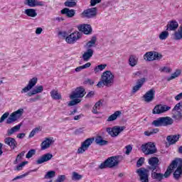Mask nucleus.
Listing matches in <instances>:
<instances>
[{"label": "nucleus", "instance_id": "obj_1", "mask_svg": "<svg viewBox=\"0 0 182 182\" xmlns=\"http://www.w3.org/2000/svg\"><path fill=\"white\" fill-rule=\"evenodd\" d=\"M122 160L123 156L120 155L109 157L104 162L100 164L98 168L100 170H103V168H113V167L119 166L120 161Z\"/></svg>", "mask_w": 182, "mask_h": 182}, {"label": "nucleus", "instance_id": "obj_2", "mask_svg": "<svg viewBox=\"0 0 182 182\" xmlns=\"http://www.w3.org/2000/svg\"><path fill=\"white\" fill-rule=\"evenodd\" d=\"M114 83V75L110 70H106L101 75V80L97 84V87H110Z\"/></svg>", "mask_w": 182, "mask_h": 182}, {"label": "nucleus", "instance_id": "obj_3", "mask_svg": "<svg viewBox=\"0 0 182 182\" xmlns=\"http://www.w3.org/2000/svg\"><path fill=\"white\" fill-rule=\"evenodd\" d=\"M174 123V119L170 117H161L151 123L152 126L155 127H167L171 126Z\"/></svg>", "mask_w": 182, "mask_h": 182}, {"label": "nucleus", "instance_id": "obj_4", "mask_svg": "<svg viewBox=\"0 0 182 182\" xmlns=\"http://www.w3.org/2000/svg\"><path fill=\"white\" fill-rule=\"evenodd\" d=\"M141 150L145 156H150L157 153V148L154 142H148L141 146Z\"/></svg>", "mask_w": 182, "mask_h": 182}, {"label": "nucleus", "instance_id": "obj_5", "mask_svg": "<svg viewBox=\"0 0 182 182\" xmlns=\"http://www.w3.org/2000/svg\"><path fill=\"white\" fill-rule=\"evenodd\" d=\"M94 141H95L94 137L87 138V139H85L83 142L81 143V146L80 147L78 148L77 153L78 154H83L85 151L88 150L89 147L92 146Z\"/></svg>", "mask_w": 182, "mask_h": 182}, {"label": "nucleus", "instance_id": "obj_6", "mask_svg": "<svg viewBox=\"0 0 182 182\" xmlns=\"http://www.w3.org/2000/svg\"><path fill=\"white\" fill-rule=\"evenodd\" d=\"M181 110V111H179ZM182 102L177 103L172 109V119L181 122L182 120Z\"/></svg>", "mask_w": 182, "mask_h": 182}, {"label": "nucleus", "instance_id": "obj_7", "mask_svg": "<svg viewBox=\"0 0 182 182\" xmlns=\"http://www.w3.org/2000/svg\"><path fill=\"white\" fill-rule=\"evenodd\" d=\"M148 163L149 164L148 170H151V171H160V160L157 157L153 156L149 158Z\"/></svg>", "mask_w": 182, "mask_h": 182}, {"label": "nucleus", "instance_id": "obj_8", "mask_svg": "<svg viewBox=\"0 0 182 182\" xmlns=\"http://www.w3.org/2000/svg\"><path fill=\"white\" fill-rule=\"evenodd\" d=\"M136 174H138L139 177V181L149 182V176L150 175V171L149 169L145 168H139L136 170Z\"/></svg>", "mask_w": 182, "mask_h": 182}, {"label": "nucleus", "instance_id": "obj_9", "mask_svg": "<svg viewBox=\"0 0 182 182\" xmlns=\"http://www.w3.org/2000/svg\"><path fill=\"white\" fill-rule=\"evenodd\" d=\"M81 38L82 33L78 31H75L65 38V41L70 45H73L74 43H76V42H77V41H79V39Z\"/></svg>", "mask_w": 182, "mask_h": 182}, {"label": "nucleus", "instance_id": "obj_10", "mask_svg": "<svg viewBox=\"0 0 182 182\" xmlns=\"http://www.w3.org/2000/svg\"><path fill=\"white\" fill-rule=\"evenodd\" d=\"M97 15V8L92 7L90 9H85L81 14L82 18H86V19H91L95 18Z\"/></svg>", "mask_w": 182, "mask_h": 182}, {"label": "nucleus", "instance_id": "obj_11", "mask_svg": "<svg viewBox=\"0 0 182 182\" xmlns=\"http://www.w3.org/2000/svg\"><path fill=\"white\" fill-rule=\"evenodd\" d=\"M126 129V127L122 126H115L112 128L108 127L107 128V132H108V134L111 136L112 137H117L123 130Z\"/></svg>", "mask_w": 182, "mask_h": 182}, {"label": "nucleus", "instance_id": "obj_12", "mask_svg": "<svg viewBox=\"0 0 182 182\" xmlns=\"http://www.w3.org/2000/svg\"><path fill=\"white\" fill-rule=\"evenodd\" d=\"M86 95V90L83 87H77L75 92H73L70 96V99H81Z\"/></svg>", "mask_w": 182, "mask_h": 182}, {"label": "nucleus", "instance_id": "obj_13", "mask_svg": "<svg viewBox=\"0 0 182 182\" xmlns=\"http://www.w3.org/2000/svg\"><path fill=\"white\" fill-rule=\"evenodd\" d=\"M176 163V170L173 172V177L175 180H178L180 178V176L182 174V159L176 158L173 160Z\"/></svg>", "mask_w": 182, "mask_h": 182}, {"label": "nucleus", "instance_id": "obj_14", "mask_svg": "<svg viewBox=\"0 0 182 182\" xmlns=\"http://www.w3.org/2000/svg\"><path fill=\"white\" fill-rule=\"evenodd\" d=\"M170 109H171V107L169 106L158 105L154 107L152 111V113L154 114H161V113H165V112H168Z\"/></svg>", "mask_w": 182, "mask_h": 182}, {"label": "nucleus", "instance_id": "obj_15", "mask_svg": "<svg viewBox=\"0 0 182 182\" xmlns=\"http://www.w3.org/2000/svg\"><path fill=\"white\" fill-rule=\"evenodd\" d=\"M155 96L156 90H154V89H151L145 93L143 98L144 102L146 103H150V102H153V100H154Z\"/></svg>", "mask_w": 182, "mask_h": 182}, {"label": "nucleus", "instance_id": "obj_16", "mask_svg": "<svg viewBox=\"0 0 182 182\" xmlns=\"http://www.w3.org/2000/svg\"><path fill=\"white\" fill-rule=\"evenodd\" d=\"M36 83H38V78L33 77L28 81V84L21 90V93H28L29 90H32L34 86H36Z\"/></svg>", "mask_w": 182, "mask_h": 182}, {"label": "nucleus", "instance_id": "obj_17", "mask_svg": "<svg viewBox=\"0 0 182 182\" xmlns=\"http://www.w3.org/2000/svg\"><path fill=\"white\" fill-rule=\"evenodd\" d=\"M78 30L80 32H82L85 35H90L92 32H93V29H92V26L87 23H82L78 26Z\"/></svg>", "mask_w": 182, "mask_h": 182}, {"label": "nucleus", "instance_id": "obj_18", "mask_svg": "<svg viewBox=\"0 0 182 182\" xmlns=\"http://www.w3.org/2000/svg\"><path fill=\"white\" fill-rule=\"evenodd\" d=\"M55 143V141L53 140V137H46L43 140V141L41 144V150H46L52 146Z\"/></svg>", "mask_w": 182, "mask_h": 182}, {"label": "nucleus", "instance_id": "obj_19", "mask_svg": "<svg viewBox=\"0 0 182 182\" xmlns=\"http://www.w3.org/2000/svg\"><path fill=\"white\" fill-rule=\"evenodd\" d=\"M4 143L7 146H9L11 150H15L16 147H18V142L16 141V139H15V138L13 137L5 138Z\"/></svg>", "mask_w": 182, "mask_h": 182}, {"label": "nucleus", "instance_id": "obj_20", "mask_svg": "<svg viewBox=\"0 0 182 182\" xmlns=\"http://www.w3.org/2000/svg\"><path fill=\"white\" fill-rule=\"evenodd\" d=\"M177 167V162L176 161H172V162L170 164L169 166L167 168L166 172L163 173L164 178H168L170 177V175L171 173H173V171L174 168Z\"/></svg>", "mask_w": 182, "mask_h": 182}, {"label": "nucleus", "instance_id": "obj_21", "mask_svg": "<svg viewBox=\"0 0 182 182\" xmlns=\"http://www.w3.org/2000/svg\"><path fill=\"white\" fill-rule=\"evenodd\" d=\"M52 157H53V155L50 153H47L46 154H43L41 157L38 158L36 161V164H42L43 163H46V161H49V160H52Z\"/></svg>", "mask_w": 182, "mask_h": 182}, {"label": "nucleus", "instance_id": "obj_22", "mask_svg": "<svg viewBox=\"0 0 182 182\" xmlns=\"http://www.w3.org/2000/svg\"><path fill=\"white\" fill-rule=\"evenodd\" d=\"M62 15H65L67 18H73L76 15V11L75 9H69L64 8L60 11Z\"/></svg>", "mask_w": 182, "mask_h": 182}, {"label": "nucleus", "instance_id": "obj_23", "mask_svg": "<svg viewBox=\"0 0 182 182\" xmlns=\"http://www.w3.org/2000/svg\"><path fill=\"white\" fill-rule=\"evenodd\" d=\"M144 82H146V78L143 77L139 79L136 82V85L132 88V93H136V92L140 90L141 87L144 85Z\"/></svg>", "mask_w": 182, "mask_h": 182}, {"label": "nucleus", "instance_id": "obj_24", "mask_svg": "<svg viewBox=\"0 0 182 182\" xmlns=\"http://www.w3.org/2000/svg\"><path fill=\"white\" fill-rule=\"evenodd\" d=\"M180 137H181V135L180 134L168 135L166 137V140L169 144H176V143H177V141L180 139Z\"/></svg>", "mask_w": 182, "mask_h": 182}, {"label": "nucleus", "instance_id": "obj_25", "mask_svg": "<svg viewBox=\"0 0 182 182\" xmlns=\"http://www.w3.org/2000/svg\"><path fill=\"white\" fill-rule=\"evenodd\" d=\"M92 56H93V49L87 48V50L82 54V59L84 62H89Z\"/></svg>", "mask_w": 182, "mask_h": 182}, {"label": "nucleus", "instance_id": "obj_26", "mask_svg": "<svg viewBox=\"0 0 182 182\" xmlns=\"http://www.w3.org/2000/svg\"><path fill=\"white\" fill-rule=\"evenodd\" d=\"M151 177L152 180L161 182L164 178V175L161 173H157L156 171H151Z\"/></svg>", "mask_w": 182, "mask_h": 182}, {"label": "nucleus", "instance_id": "obj_27", "mask_svg": "<svg viewBox=\"0 0 182 182\" xmlns=\"http://www.w3.org/2000/svg\"><path fill=\"white\" fill-rule=\"evenodd\" d=\"M25 5H28L31 8H35V6H42V2L36 1V0H26Z\"/></svg>", "mask_w": 182, "mask_h": 182}, {"label": "nucleus", "instance_id": "obj_28", "mask_svg": "<svg viewBox=\"0 0 182 182\" xmlns=\"http://www.w3.org/2000/svg\"><path fill=\"white\" fill-rule=\"evenodd\" d=\"M166 26V31H176L178 28V22L176 21H171Z\"/></svg>", "mask_w": 182, "mask_h": 182}, {"label": "nucleus", "instance_id": "obj_29", "mask_svg": "<svg viewBox=\"0 0 182 182\" xmlns=\"http://www.w3.org/2000/svg\"><path fill=\"white\" fill-rule=\"evenodd\" d=\"M43 92V86L40 85L36 87L31 92L28 93V96L31 97V96H34V95H38V93H42Z\"/></svg>", "mask_w": 182, "mask_h": 182}, {"label": "nucleus", "instance_id": "obj_30", "mask_svg": "<svg viewBox=\"0 0 182 182\" xmlns=\"http://www.w3.org/2000/svg\"><path fill=\"white\" fill-rule=\"evenodd\" d=\"M52 99L54 100H60L62 99V95L59 93L58 90H52L50 92Z\"/></svg>", "mask_w": 182, "mask_h": 182}, {"label": "nucleus", "instance_id": "obj_31", "mask_svg": "<svg viewBox=\"0 0 182 182\" xmlns=\"http://www.w3.org/2000/svg\"><path fill=\"white\" fill-rule=\"evenodd\" d=\"M21 126H22V124H18V125L13 127L11 129H9L7 130V136H12L14 133H16V132H19V130H21Z\"/></svg>", "mask_w": 182, "mask_h": 182}, {"label": "nucleus", "instance_id": "obj_32", "mask_svg": "<svg viewBox=\"0 0 182 182\" xmlns=\"http://www.w3.org/2000/svg\"><path fill=\"white\" fill-rule=\"evenodd\" d=\"M95 143L96 144H98L99 146H106L109 144V141L103 139V137L102 136H98L95 139Z\"/></svg>", "mask_w": 182, "mask_h": 182}, {"label": "nucleus", "instance_id": "obj_33", "mask_svg": "<svg viewBox=\"0 0 182 182\" xmlns=\"http://www.w3.org/2000/svg\"><path fill=\"white\" fill-rule=\"evenodd\" d=\"M122 114V111H116L114 114H111L108 119L107 122H114L117 117H120Z\"/></svg>", "mask_w": 182, "mask_h": 182}, {"label": "nucleus", "instance_id": "obj_34", "mask_svg": "<svg viewBox=\"0 0 182 182\" xmlns=\"http://www.w3.org/2000/svg\"><path fill=\"white\" fill-rule=\"evenodd\" d=\"M25 14L27 16H30L31 18H35L38 15L36 13V10L33 9H27L25 10Z\"/></svg>", "mask_w": 182, "mask_h": 182}, {"label": "nucleus", "instance_id": "obj_35", "mask_svg": "<svg viewBox=\"0 0 182 182\" xmlns=\"http://www.w3.org/2000/svg\"><path fill=\"white\" fill-rule=\"evenodd\" d=\"M144 60H146V62H151L152 60H154L153 52L149 51L146 53L144 55Z\"/></svg>", "mask_w": 182, "mask_h": 182}, {"label": "nucleus", "instance_id": "obj_36", "mask_svg": "<svg viewBox=\"0 0 182 182\" xmlns=\"http://www.w3.org/2000/svg\"><path fill=\"white\" fill-rule=\"evenodd\" d=\"M180 75H181V70H176L174 73H172L171 75L167 78V81L170 82V80H173V79L178 77Z\"/></svg>", "mask_w": 182, "mask_h": 182}, {"label": "nucleus", "instance_id": "obj_37", "mask_svg": "<svg viewBox=\"0 0 182 182\" xmlns=\"http://www.w3.org/2000/svg\"><path fill=\"white\" fill-rule=\"evenodd\" d=\"M159 132H160V129L159 128H155V129H152L151 131H145L144 132V134L149 137V136H151L153 134H156V133H159Z\"/></svg>", "mask_w": 182, "mask_h": 182}, {"label": "nucleus", "instance_id": "obj_38", "mask_svg": "<svg viewBox=\"0 0 182 182\" xmlns=\"http://www.w3.org/2000/svg\"><path fill=\"white\" fill-rule=\"evenodd\" d=\"M107 66V65H106V64H101V65L96 66L94 68L95 73H98V72H102V70H105V69H106Z\"/></svg>", "mask_w": 182, "mask_h": 182}, {"label": "nucleus", "instance_id": "obj_39", "mask_svg": "<svg viewBox=\"0 0 182 182\" xmlns=\"http://www.w3.org/2000/svg\"><path fill=\"white\" fill-rule=\"evenodd\" d=\"M65 6H68V8H73L76 6V1L75 0H67L64 3Z\"/></svg>", "mask_w": 182, "mask_h": 182}, {"label": "nucleus", "instance_id": "obj_40", "mask_svg": "<svg viewBox=\"0 0 182 182\" xmlns=\"http://www.w3.org/2000/svg\"><path fill=\"white\" fill-rule=\"evenodd\" d=\"M95 45H96V37H92L91 40L86 43V46L88 49L92 48Z\"/></svg>", "mask_w": 182, "mask_h": 182}, {"label": "nucleus", "instance_id": "obj_41", "mask_svg": "<svg viewBox=\"0 0 182 182\" xmlns=\"http://www.w3.org/2000/svg\"><path fill=\"white\" fill-rule=\"evenodd\" d=\"M168 31H162L160 34H159V39L160 41H166V39H167V38H168Z\"/></svg>", "mask_w": 182, "mask_h": 182}, {"label": "nucleus", "instance_id": "obj_42", "mask_svg": "<svg viewBox=\"0 0 182 182\" xmlns=\"http://www.w3.org/2000/svg\"><path fill=\"white\" fill-rule=\"evenodd\" d=\"M55 176H56V172L55 171H50L45 175L44 178H53Z\"/></svg>", "mask_w": 182, "mask_h": 182}, {"label": "nucleus", "instance_id": "obj_43", "mask_svg": "<svg viewBox=\"0 0 182 182\" xmlns=\"http://www.w3.org/2000/svg\"><path fill=\"white\" fill-rule=\"evenodd\" d=\"M82 178H83V176L77 173V172H73L72 180L79 181V180H82Z\"/></svg>", "mask_w": 182, "mask_h": 182}, {"label": "nucleus", "instance_id": "obj_44", "mask_svg": "<svg viewBox=\"0 0 182 182\" xmlns=\"http://www.w3.org/2000/svg\"><path fill=\"white\" fill-rule=\"evenodd\" d=\"M129 62L130 66L134 67V66H136L137 65V60H136V58H134V55H131L129 57Z\"/></svg>", "mask_w": 182, "mask_h": 182}, {"label": "nucleus", "instance_id": "obj_45", "mask_svg": "<svg viewBox=\"0 0 182 182\" xmlns=\"http://www.w3.org/2000/svg\"><path fill=\"white\" fill-rule=\"evenodd\" d=\"M41 132V127L34 128L29 134L28 137L32 138L33 137V136H35V134H36V133Z\"/></svg>", "mask_w": 182, "mask_h": 182}, {"label": "nucleus", "instance_id": "obj_46", "mask_svg": "<svg viewBox=\"0 0 182 182\" xmlns=\"http://www.w3.org/2000/svg\"><path fill=\"white\" fill-rule=\"evenodd\" d=\"M36 154V150L35 149H31L28 151V152L27 153V154L26 155V159H31L32 158L33 156H35V154Z\"/></svg>", "mask_w": 182, "mask_h": 182}, {"label": "nucleus", "instance_id": "obj_47", "mask_svg": "<svg viewBox=\"0 0 182 182\" xmlns=\"http://www.w3.org/2000/svg\"><path fill=\"white\" fill-rule=\"evenodd\" d=\"M26 164H28V161H23V162H21L20 164H18L16 166V170H17V171H21V170H23V167H25V166H26Z\"/></svg>", "mask_w": 182, "mask_h": 182}, {"label": "nucleus", "instance_id": "obj_48", "mask_svg": "<svg viewBox=\"0 0 182 182\" xmlns=\"http://www.w3.org/2000/svg\"><path fill=\"white\" fill-rule=\"evenodd\" d=\"M81 100L77 98H74V100L70 101L68 103V106H75V105H77V103H80Z\"/></svg>", "mask_w": 182, "mask_h": 182}, {"label": "nucleus", "instance_id": "obj_49", "mask_svg": "<svg viewBox=\"0 0 182 182\" xmlns=\"http://www.w3.org/2000/svg\"><path fill=\"white\" fill-rule=\"evenodd\" d=\"M173 70L168 67H162L160 68V72H164L165 73H171Z\"/></svg>", "mask_w": 182, "mask_h": 182}, {"label": "nucleus", "instance_id": "obj_50", "mask_svg": "<svg viewBox=\"0 0 182 182\" xmlns=\"http://www.w3.org/2000/svg\"><path fill=\"white\" fill-rule=\"evenodd\" d=\"M161 58H163V55L161 54H159L156 51L154 52V60H160Z\"/></svg>", "mask_w": 182, "mask_h": 182}, {"label": "nucleus", "instance_id": "obj_51", "mask_svg": "<svg viewBox=\"0 0 182 182\" xmlns=\"http://www.w3.org/2000/svg\"><path fill=\"white\" fill-rule=\"evenodd\" d=\"M144 163V158L141 157L136 162V167H141Z\"/></svg>", "mask_w": 182, "mask_h": 182}, {"label": "nucleus", "instance_id": "obj_52", "mask_svg": "<svg viewBox=\"0 0 182 182\" xmlns=\"http://www.w3.org/2000/svg\"><path fill=\"white\" fill-rule=\"evenodd\" d=\"M65 180H66V176H65V175H60V176H58V177L56 179L55 182H64Z\"/></svg>", "mask_w": 182, "mask_h": 182}, {"label": "nucleus", "instance_id": "obj_53", "mask_svg": "<svg viewBox=\"0 0 182 182\" xmlns=\"http://www.w3.org/2000/svg\"><path fill=\"white\" fill-rule=\"evenodd\" d=\"M125 149H126L125 154L127 155L130 154V153H132V150H133V147L132 146V145H127V146H125Z\"/></svg>", "mask_w": 182, "mask_h": 182}, {"label": "nucleus", "instance_id": "obj_54", "mask_svg": "<svg viewBox=\"0 0 182 182\" xmlns=\"http://www.w3.org/2000/svg\"><path fill=\"white\" fill-rule=\"evenodd\" d=\"M26 176H28V173H26L20 175V176H17L12 181H15L16 180H21V178H25V177H26Z\"/></svg>", "mask_w": 182, "mask_h": 182}, {"label": "nucleus", "instance_id": "obj_55", "mask_svg": "<svg viewBox=\"0 0 182 182\" xmlns=\"http://www.w3.org/2000/svg\"><path fill=\"white\" fill-rule=\"evenodd\" d=\"M14 114L17 117H21L23 114V109H19L17 111L14 112Z\"/></svg>", "mask_w": 182, "mask_h": 182}, {"label": "nucleus", "instance_id": "obj_56", "mask_svg": "<svg viewBox=\"0 0 182 182\" xmlns=\"http://www.w3.org/2000/svg\"><path fill=\"white\" fill-rule=\"evenodd\" d=\"M8 116H9V112H5L0 118V123H2L5 119H8Z\"/></svg>", "mask_w": 182, "mask_h": 182}, {"label": "nucleus", "instance_id": "obj_57", "mask_svg": "<svg viewBox=\"0 0 182 182\" xmlns=\"http://www.w3.org/2000/svg\"><path fill=\"white\" fill-rule=\"evenodd\" d=\"M23 156H25V151H21L20 154L17 155L16 161H18V160H21Z\"/></svg>", "mask_w": 182, "mask_h": 182}, {"label": "nucleus", "instance_id": "obj_58", "mask_svg": "<svg viewBox=\"0 0 182 182\" xmlns=\"http://www.w3.org/2000/svg\"><path fill=\"white\" fill-rule=\"evenodd\" d=\"M102 0H90V6H95L97 4H100Z\"/></svg>", "mask_w": 182, "mask_h": 182}, {"label": "nucleus", "instance_id": "obj_59", "mask_svg": "<svg viewBox=\"0 0 182 182\" xmlns=\"http://www.w3.org/2000/svg\"><path fill=\"white\" fill-rule=\"evenodd\" d=\"M39 99H41V95H37L34 98H30L28 100V102H30V103H33L34 102H37V100H39Z\"/></svg>", "mask_w": 182, "mask_h": 182}, {"label": "nucleus", "instance_id": "obj_60", "mask_svg": "<svg viewBox=\"0 0 182 182\" xmlns=\"http://www.w3.org/2000/svg\"><path fill=\"white\" fill-rule=\"evenodd\" d=\"M97 110H99V108L96 105H94L92 110V113L94 114H98L99 112Z\"/></svg>", "mask_w": 182, "mask_h": 182}, {"label": "nucleus", "instance_id": "obj_61", "mask_svg": "<svg viewBox=\"0 0 182 182\" xmlns=\"http://www.w3.org/2000/svg\"><path fill=\"white\" fill-rule=\"evenodd\" d=\"M14 122H16V119L11 118V117H9L6 120L7 124H11V123H14Z\"/></svg>", "mask_w": 182, "mask_h": 182}, {"label": "nucleus", "instance_id": "obj_62", "mask_svg": "<svg viewBox=\"0 0 182 182\" xmlns=\"http://www.w3.org/2000/svg\"><path fill=\"white\" fill-rule=\"evenodd\" d=\"M93 96H95V91H90L87 94L86 97L90 98L93 97Z\"/></svg>", "mask_w": 182, "mask_h": 182}, {"label": "nucleus", "instance_id": "obj_63", "mask_svg": "<svg viewBox=\"0 0 182 182\" xmlns=\"http://www.w3.org/2000/svg\"><path fill=\"white\" fill-rule=\"evenodd\" d=\"M42 31H43V29H42V28H41V27L37 28L36 30V35H41V33H42Z\"/></svg>", "mask_w": 182, "mask_h": 182}, {"label": "nucleus", "instance_id": "obj_64", "mask_svg": "<svg viewBox=\"0 0 182 182\" xmlns=\"http://www.w3.org/2000/svg\"><path fill=\"white\" fill-rule=\"evenodd\" d=\"M82 69H87V68H90V66H92V63H87L85 65H82Z\"/></svg>", "mask_w": 182, "mask_h": 182}]
</instances>
